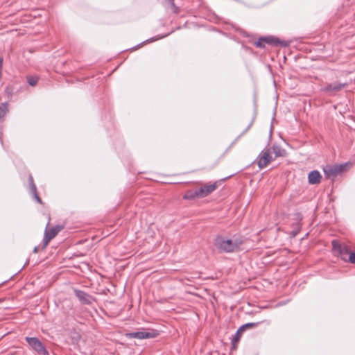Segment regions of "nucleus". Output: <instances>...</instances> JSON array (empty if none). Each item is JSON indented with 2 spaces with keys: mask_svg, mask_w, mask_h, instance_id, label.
I'll list each match as a JSON object with an SVG mask.
<instances>
[{
  "mask_svg": "<svg viewBox=\"0 0 355 355\" xmlns=\"http://www.w3.org/2000/svg\"><path fill=\"white\" fill-rule=\"evenodd\" d=\"M241 243V241L237 239H227L222 236H218L214 241L215 247L218 250L225 252L237 251Z\"/></svg>",
  "mask_w": 355,
  "mask_h": 355,
  "instance_id": "nucleus-1",
  "label": "nucleus"
},
{
  "mask_svg": "<svg viewBox=\"0 0 355 355\" xmlns=\"http://www.w3.org/2000/svg\"><path fill=\"white\" fill-rule=\"evenodd\" d=\"M345 164L327 165L323 171L327 178H334L341 174L345 169Z\"/></svg>",
  "mask_w": 355,
  "mask_h": 355,
  "instance_id": "nucleus-2",
  "label": "nucleus"
},
{
  "mask_svg": "<svg viewBox=\"0 0 355 355\" xmlns=\"http://www.w3.org/2000/svg\"><path fill=\"white\" fill-rule=\"evenodd\" d=\"M332 246L333 249L335 252H338V255L340 257V258L347 261L348 257L350 253L349 247L346 244H340L337 241L334 240L332 241Z\"/></svg>",
  "mask_w": 355,
  "mask_h": 355,
  "instance_id": "nucleus-3",
  "label": "nucleus"
},
{
  "mask_svg": "<svg viewBox=\"0 0 355 355\" xmlns=\"http://www.w3.org/2000/svg\"><path fill=\"white\" fill-rule=\"evenodd\" d=\"M26 340L28 345L40 355H49L41 341L35 337H26Z\"/></svg>",
  "mask_w": 355,
  "mask_h": 355,
  "instance_id": "nucleus-4",
  "label": "nucleus"
},
{
  "mask_svg": "<svg viewBox=\"0 0 355 355\" xmlns=\"http://www.w3.org/2000/svg\"><path fill=\"white\" fill-rule=\"evenodd\" d=\"M158 336L157 331L150 330V331H139L135 332H131L128 334L130 338H137V339H148L153 338Z\"/></svg>",
  "mask_w": 355,
  "mask_h": 355,
  "instance_id": "nucleus-5",
  "label": "nucleus"
},
{
  "mask_svg": "<svg viewBox=\"0 0 355 355\" xmlns=\"http://www.w3.org/2000/svg\"><path fill=\"white\" fill-rule=\"evenodd\" d=\"M63 228L62 226L57 225L49 230H46L44 236V245L43 248H45L51 240H52L58 234L60 231Z\"/></svg>",
  "mask_w": 355,
  "mask_h": 355,
  "instance_id": "nucleus-6",
  "label": "nucleus"
},
{
  "mask_svg": "<svg viewBox=\"0 0 355 355\" xmlns=\"http://www.w3.org/2000/svg\"><path fill=\"white\" fill-rule=\"evenodd\" d=\"M348 86V83H334L327 84L323 88L322 91L327 93H330L332 94H335L337 92L342 90L343 88H345Z\"/></svg>",
  "mask_w": 355,
  "mask_h": 355,
  "instance_id": "nucleus-7",
  "label": "nucleus"
},
{
  "mask_svg": "<svg viewBox=\"0 0 355 355\" xmlns=\"http://www.w3.org/2000/svg\"><path fill=\"white\" fill-rule=\"evenodd\" d=\"M272 160L269 149H265L259 155L257 164L260 168L266 167Z\"/></svg>",
  "mask_w": 355,
  "mask_h": 355,
  "instance_id": "nucleus-8",
  "label": "nucleus"
},
{
  "mask_svg": "<svg viewBox=\"0 0 355 355\" xmlns=\"http://www.w3.org/2000/svg\"><path fill=\"white\" fill-rule=\"evenodd\" d=\"M75 295L78 298L80 302L84 304H91L94 301V297L80 290H75Z\"/></svg>",
  "mask_w": 355,
  "mask_h": 355,
  "instance_id": "nucleus-9",
  "label": "nucleus"
},
{
  "mask_svg": "<svg viewBox=\"0 0 355 355\" xmlns=\"http://www.w3.org/2000/svg\"><path fill=\"white\" fill-rule=\"evenodd\" d=\"M217 188L216 183L206 184L199 188L200 196L204 198L209 194L211 193Z\"/></svg>",
  "mask_w": 355,
  "mask_h": 355,
  "instance_id": "nucleus-10",
  "label": "nucleus"
},
{
  "mask_svg": "<svg viewBox=\"0 0 355 355\" xmlns=\"http://www.w3.org/2000/svg\"><path fill=\"white\" fill-rule=\"evenodd\" d=\"M295 222L292 225L293 230L290 233L292 236H295L301 230V220L302 219V216L300 213H296L294 214V218Z\"/></svg>",
  "mask_w": 355,
  "mask_h": 355,
  "instance_id": "nucleus-11",
  "label": "nucleus"
},
{
  "mask_svg": "<svg viewBox=\"0 0 355 355\" xmlns=\"http://www.w3.org/2000/svg\"><path fill=\"white\" fill-rule=\"evenodd\" d=\"M322 176L319 171H312L308 175L309 183L311 184H319L321 181Z\"/></svg>",
  "mask_w": 355,
  "mask_h": 355,
  "instance_id": "nucleus-12",
  "label": "nucleus"
},
{
  "mask_svg": "<svg viewBox=\"0 0 355 355\" xmlns=\"http://www.w3.org/2000/svg\"><path fill=\"white\" fill-rule=\"evenodd\" d=\"M264 43L274 44V45H282L286 46L287 44L285 42H281L278 38L275 37H262Z\"/></svg>",
  "mask_w": 355,
  "mask_h": 355,
  "instance_id": "nucleus-13",
  "label": "nucleus"
},
{
  "mask_svg": "<svg viewBox=\"0 0 355 355\" xmlns=\"http://www.w3.org/2000/svg\"><path fill=\"white\" fill-rule=\"evenodd\" d=\"M196 198H201L200 196L199 189L188 190L185 192L183 196V198L185 200H193Z\"/></svg>",
  "mask_w": 355,
  "mask_h": 355,
  "instance_id": "nucleus-14",
  "label": "nucleus"
},
{
  "mask_svg": "<svg viewBox=\"0 0 355 355\" xmlns=\"http://www.w3.org/2000/svg\"><path fill=\"white\" fill-rule=\"evenodd\" d=\"M261 323V322L246 323L239 327V331H245L247 329L255 328Z\"/></svg>",
  "mask_w": 355,
  "mask_h": 355,
  "instance_id": "nucleus-15",
  "label": "nucleus"
},
{
  "mask_svg": "<svg viewBox=\"0 0 355 355\" xmlns=\"http://www.w3.org/2000/svg\"><path fill=\"white\" fill-rule=\"evenodd\" d=\"M8 112V106L6 103L0 105V122L3 121L4 116Z\"/></svg>",
  "mask_w": 355,
  "mask_h": 355,
  "instance_id": "nucleus-16",
  "label": "nucleus"
},
{
  "mask_svg": "<svg viewBox=\"0 0 355 355\" xmlns=\"http://www.w3.org/2000/svg\"><path fill=\"white\" fill-rule=\"evenodd\" d=\"M272 152L275 153L276 157H283L285 155L284 150L282 149L279 146H273Z\"/></svg>",
  "mask_w": 355,
  "mask_h": 355,
  "instance_id": "nucleus-17",
  "label": "nucleus"
},
{
  "mask_svg": "<svg viewBox=\"0 0 355 355\" xmlns=\"http://www.w3.org/2000/svg\"><path fill=\"white\" fill-rule=\"evenodd\" d=\"M244 331H239V329L237 330V331L236 332L235 335H234V337L232 340V346L233 347H236V344L239 341L241 336H242V334L243 333Z\"/></svg>",
  "mask_w": 355,
  "mask_h": 355,
  "instance_id": "nucleus-18",
  "label": "nucleus"
},
{
  "mask_svg": "<svg viewBox=\"0 0 355 355\" xmlns=\"http://www.w3.org/2000/svg\"><path fill=\"white\" fill-rule=\"evenodd\" d=\"M27 80L30 85L35 86L37 83L38 78L35 76H28Z\"/></svg>",
  "mask_w": 355,
  "mask_h": 355,
  "instance_id": "nucleus-19",
  "label": "nucleus"
},
{
  "mask_svg": "<svg viewBox=\"0 0 355 355\" xmlns=\"http://www.w3.org/2000/svg\"><path fill=\"white\" fill-rule=\"evenodd\" d=\"M171 5V7L174 13L178 14L179 12L178 8L175 5L174 0H167Z\"/></svg>",
  "mask_w": 355,
  "mask_h": 355,
  "instance_id": "nucleus-20",
  "label": "nucleus"
},
{
  "mask_svg": "<svg viewBox=\"0 0 355 355\" xmlns=\"http://www.w3.org/2000/svg\"><path fill=\"white\" fill-rule=\"evenodd\" d=\"M255 46L259 48L265 47L264 42L262 37L259 38V40L255 42Z\"/></svg>",
  "mask_w": 355,
  "mask_h": 355,
  "instance_id": "nucleus-21",
  "label": "nucleus"
},
{
  "mask_svg": "<svg viewBox=\"0 0 355 355\" xmlns=\"http://www.w3.org/2000/svg\"><path fill=\"white\" fill-rule=\"evenodd\" d=\"M29 187H30L31 193L32 195H36V193L37 192V187H36L35 184H29Z\"/></svg>",
  "mask_w": 355,
  "mask_h": 355,
  "instance_id": "nucleus-22",
  "label": "nucleus"
},
{
  "mask_svg": "<svg viewBox=\"0 0 355 355\" xmlns=\"http://www.w3.org/2000/svg\"><path fill=\"white\" fill-rule=\"evenodd\" d=\"M347 261L355 263V252H352L349 254Z\"/></svg>",
  "mask_w": 355,
  "mask_h": 355,
  "instance_id": "nucleus-23",
  "label": "nucleus"
},
{
  "mask_svg": "<svg viewBox=\"0 0 355 355\" xmlns=\"http://www.w3.org/2000/svg\"><path fill=\"white\" fill-rule=\"evenodd\" d=\"M33 198H35V200L40 204H42V199L40 198V197L38 196V193L37 192L36 193V195H33Z\"/></svg>",
  "mask_w": 355,
  "mask_h": 355,
  "instance_id": "nucleus-24",
  "label": "nucleus"
},
{
  "mask_svg": "<svg viewBox=\"0 0 355 355\" xmlns=\"http://www.w3.org/2000/svg\"><path fill=\"white\" fill-rule=\"evenodd\" d=\"M28 183L29 184H35L33 177L32 175H29L28 176Z\"/></svg>",
  "mask_w": 355,
  "mask_h": 355,
  "instance_id": "nucleus-25",
  "label": "nucleus"
},
{
  "mask_svg": "<svg viewBox=\"0 0 355 355\" xmlns=\"http://www.w3.org/2000/svg\"><path fill=\"white\" fill-rule=\"evenodd\" d=\"M38 250H39V248L37 246L35 247L34 250H33V252L34 253H37L38 252Z\"/></svg>",
  "mask_w": 355,
  "mask_h": 355,
  "instance_id": "nucleus-26",
  "label": "nucleus"
}]
</instances>
